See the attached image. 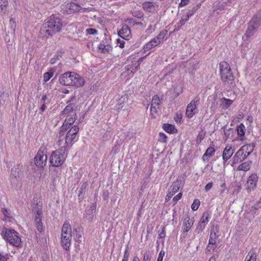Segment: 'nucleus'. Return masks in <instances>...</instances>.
Wrapping results in <instances>:
<instances>
[{"mask_svg": "<svg viewBox=\"0 0 261 261\" xmlns=\"http://www.w3.org/2000/svg\"><path fill=\"white\" fill-rule=\"evenodd\" d=\"M64 25V22L59 16L53 14L44 24L43 34L47 37L53 36L56 33L60 32Z\"/></svg>", "mask_w": 261, "mask_h": 261, "instance_id": "obj_1", "label": "nucleus"}, {"mask_svg": "<svg viewBox=\"0 0 261 261\" xmlns=\"http://www.w3.org/2000/svg\"><path fill=\"white\" fill-rule=\"evenodd\" d=\"M237 131L238 137H239V140L243 141L246 139L245 137L246 127L243 123H241L237 126Z\"/></svg>", "mask_w": 261, "mask_h": 261, "instance_id": "obj_18", "label": "nucleus"}, {"mask_svg": "<svg viewBox=\"0 0 261 261\" xmlns=\"http://www.w3.org/2000/svg\"><path fill=\"white\" fill-rule=\"evenodd\" d=\"M185 179L182 176H178L176 180L174 181L171 186L169 188V190L173 192L176 193L179 188L184 186Z\"/></svg>", "mask_w": 261, "mask_h": 261, "instance_id": "obj_15", "label": "nucleus"}, {"mask_svg": "<svg viewBox=\"0 0 261 261\" xmlns=\"http://www.w3.org/2000/svg\"><path fill=\"white\" fill-rule=\"evenodd\" d=\"M158 141L162 143H166L167 141V136L163 133L159 134Z\"/></svg>", "mask_w": 261, "mask_h": 261, "instance_id": "obj_37", "label": "nucleus"}, {"mask_svg": "<svg viewBox=\"0 0 261 261\" xmlns=\"http://www.w3.org/2000/svg\"><path fill=\"white\" fill-rule=\"evenodd\" d=\"M128 256H129V254H128L127 251L126 250L124 252L123 257L122 258V261H128Z\"/></svg>", "mask_w": 261, "mask_h": 261, "instance_id": "obj_57", "label": "nucleus"}, {"mask_svg": "<svg viewBox=\"0 0 261 261\" xmlns=\"http://www.w3.org/2000/svg\"><path fill=\"white\" fill-rule=\"evenodd\" d=\"M233 153V150L232 149L231 145H227L223 152V159L226 161L231 156Z\"/></svg>", "mask_w": 261, "mask_h": 261, "instance_id": "obj_21", "label": "nucleus"}, {"mask_svg": "<svg viewBox=\"0 0 261 261\" xmlns=\"http://www.w3.org/2000/svg\"><path fill=\"white\" fill-rule=\"evenodd\" d=\"M47 148L42 145L34 157V163H46L47 160Z\"/></svg>", "mask_w": 261, "mask_h": 261, "instance_id": "obj_12", "label": "nucleus"}, {"mask_svg": "<svg viewBox=\"0 0 261 261\" xmlns=\"http://www.w3.org/2000/svg\"><path fill=\"white\" fill-rule=\"evenodd\" d=\"M65 151L67 150L58 149L54 151L50 155L49 163H64L67 156Z\"/></svg>", "mask_w": 261, "mask_h": 261, "instance_id": "obj_10", "label": "nucleus"}, {"mask_svg": "<svg viewBox=\"0 0 261 261\" xmlns=\"http://www.w3.org/2000/svg\"><path fill=\"white\" fill-rule=\"evenodd\" d=\"M248 155L246 154L245 151L240 148L235 154V159L237 162H243Z\"/></svg>", "mask_w": 261, "mask_h": 261, "instance_id": "obj_25", "label": "nucleus"}, {"mask_svg": "<svg viewBox=\"0 0 261 261\" xmlns=\"http://www.w3.org/2000/svg\"><path fill=\"white\" fill-rule=\"evenodd\" d=\"M11 183L12 186L17 190L20 189L21 188V182L16 178H11Z\"/></svg>", "mask_w": 261, "mask_h": 261, "instance_id": "obj_31", "label": "nucleus"}, {"mask_svg": "<svg viewBox=\"0 0 261 261\" xmlns=\"http://www.w3.org/2000/svg\"><path fill=\"white\" fill-rule=\"evenodd\" d=\"M71 241V228L68 222H65L62 228L61 244L66 250H69Z\"/></svg>", "mask_w": 261, "mask_h": 261, "instance_id": "obj_8", "label": "nucleus"}, {"mask_svg": "<svg viewBox=\"0 0 261 261\" xmlns=\"http://www.w3.org/2000/svg\"><path fill=\"white\" fill-rule=\"evenodd\" d=\"M46 109V106H45V103H42V106L40 107V109L42 112H44Z\"/></svg>", "mask_w": 261, "mask_h": 261, "instance_id": "obj_61", "label": "nucleus"}, {"mask_svg": "<svg viewBox=\"0 0 261 261\" xmlns=\"http://www.w3.org/2000/svg\"><path fill=\"white\" fill-rule=\"evenodd\" d=\"M258 178V176L256 174H252L248 177L245 185V189L248 192L255 190L256 187Z\"/></svg>", "mask_w": 261, "mask_h": 261, "instance_id": "obj_13", "label": "nucleus"}, {"mask_svg": "<svg viewBox=\"0 0 261 261\" xmlns=\"http://www.w3.org/2000/svg\"><path fill=\"white\" fill-rule=\"evenodd\" d=\"M256 256L253 252H249L246 256L245 261H256Z\"/></svg>", "mask_w": 261, "mask_h": 261, "instance_id": "obj_35", "label": "nucleus"}, {"mask_svg": "<svg viewBox=\"0 0 261 261\" xmlns=\"http://www.w3.org/2000/svg\"><path fill=\"white\" fill-rule=\"evenodd\" d=\"M217 241L218 236H217L216 232L214 230H212L210 233L208 243L217 244Z\"/></svg>", "mask_w": 261, "mask_h": 261, "instance_id": "obj_34", "label": "nucleus"}, {"mask_svg": "<svg viewBox=\"0 0 261 261\" xmlns=\"http://www.w3.org/2000/svg\"><path fill=\"white\" fill-rule=\"evenodd\" d=\"M193 14H191L190 15L188 14L186 16H184L181 17L180 20L179 21V24L182 25H184L185 23V22L187 21L189 19L190 17Z\"/></svg>", "mask_w": 261, "mask_h": 261, "instance_id": "obj_46", "label": "nucleus"}, {"mask_svg": "<svg viewBox=\"0 0 261 261\" xmlns=\"http://www.w3.org/2000/svg\"><path fill=\"white\" fill-rule=\"evenodd\" d=\"M59 82L64 86L80 88L85 85V80L82 76L75 72L67 71L60 76Z\"/></svg>", "mask_w": 261, "mask_h": 261, "instance_id": "obj_2", "label": "nucleus"}, {"mask_svg": "<svg viewBox=\"0 0 261 261\" xmlns=\"http://www.w3.org/2000/svg\"><path fill=\"white\" fill-rule=\"evenodd\" d=\"M149 54V53L148 54V55ZM147 55H146V56H144L142 57H141V58H139L137 61V62H136V64L137 65L135 66V68H138L139 66H140V64H141V63L143 62V61L146 58V57H147Z\"/></svg>", "mask_w": 261, "mask_h": 261, "instance_id": "obj_48", "label": "nucleus"}, {"mask_svg": "<svg viewBox=\"0 0 261 261\" xmlns=\"http://www.w3.org/2000/svg\"><path fill=\"white\" fill-rule=\"evenodd\" d=\"M158 5L153 2H145L143 4V9L145 11L150 13H154Z\"/></svg>", "mask_w": 261, "mask_h": 261, "instance_id": "obj_19", "label": "nucleus"}, {"mask_svg": "<svg viewBox=\"0 0 261 261\" xmlns=\"http://www.w3.org/2000/svg\"><path fill=\"white\" fill-rule=\"evenodd\" d=\"M261 25V9L258 10L253 16L248 24L245 36L249 38L254 35Z\"/></svg>", "mask_w": 261, "mask_h": 261, "instance_id": "obj_4", "label": "nucleus"}, {"mask_svg": "<svg viewBox=\"0 0 261 261\" xmlns=\"http://www.w3.org/2000/svg\"><path fill=\"white\" fill-rule=\"evenodd\" d=\"M47 98V96L46 95H43L42 96L41 99V102L42 103H45V101Z\"/></svg>", "mask_w": 261, "mask_h": 261, "instance_id": "obj_62", "label": "nucleus"}, {"mask_svg": "<svg viewBox=\"0 0 261 261\" xmlns=\"http://www.w3.org/2000/svg\"><path fill=\"white\" fill-rule=\"evenodd\" d=\"M159 45V42L156 41L154 38L151 39L150 41L146 43L143 46L144 51H147L151 50L157 45Z\"/></svg>", "mask_w": 261, "mask_h": 261, "instance_id": "obj_23", "label": "nucleus"}, {"mask_svg": "<svg viewBox=\"0 0 261 261\" xmlns=\"http://www.w3.org/2000/svg\"><path fill=\"white\" fill-rule=\"evenodd\" d=\"M11 257L9 253L3 254L0 252V261H7Z\"/></svg>", "mask_w": 261, "mask_h": 261, "instance_id": "obj_45", "label": "nucleus"}, {"mask_svg": "<svg viewBox=\"0 0 261 261\" xmlns=\"http://www.w3.org/2000/svg\"><path fill=\"white\" fill-rule=\"evenodd\" d=\"M129 99V96L127 94L122 95L119 98L117 99L118 110L122 109L124 106L127 103Z\"/></svg>", "mask_w": 261, "mask_h": 261, "instance_id": "obj_20", "label": "nucleus"}, {"mask_svg": "<svg viewBox=\"0 0 261 261\" xmlns=\"http://www.w3.org/2000/svg\"><path fill=\"white\" fill-rule=\"evenodd\" d=\"M163 129L168 134H175L177 132V129L175 126L171 124L164 123L163 125Z\"/></svg>", "mask_w": 261, "mask_h": 261, "instance_id": "obj_24", "label": "nucleus"}, {"mask_svg": "<svg viewBox=\"0 0 261 261\" xmlns=\"http://www.w3.org/2000/svg\"><path fill=\"white\" fill-rule=\"evenodd\" d=\"M249 164H240L237 167L238 170H242L244 171H247L249 170Z\"/></svg>", "mask_w": 261, "mask_h": 261, "instance_id": "obj_42", "label": "nucleus"}, {"mask_svg": "<svg viewBox=\"0 0 261 261\" xmlns=\"http://www.w3.org/2000/svg\"><path fill=\"white\" fill-rule=\"evenodd\" d=\"M118 34L120 37L127 40L131 37V32L130 28L127 25H122L121 29L119 31Z\"/></svg>", "mask_w": 261, "mask_h": 261, "instance_id": "obj_16", "label": "nucleus"}, {"mask_svg": "<svg viewBox=\"0 0 261 261\" xmlns=\"http://www.w3.org/2000/svg\"><path fill=\"white\" fill-rule=\"evenodd\" d=\"M132 261H140L138 256H135Z\"/></svg>", "mask_w": 261, "mask_h": 261, "instance_id": "obj_64", "label": "nucleus"}, {"mask_svg": "<svg viewBox=\"0 0 261 261\" xmlns=\"http://www.w3.org/2000/svg\"><path fill=\"white\" fill-rule=\"evenodd\" d=\"M78 125L72 126L67 132L65 137V145L63 147L64 150H67L78 140V133L79 132Z\"/></svg>", "mask_w": 261, "mask_h": 261, "instance_id": "obj_7", "label": "nucleus"}, {"mask_svg": "<svg viewBox=\"0 0 261 261\" xmlns=\"http://www.w3.org/2000/svg\"><path fill=\"white\" fill-rule=\"evenodd\" d=\"M164 255H165V252L163 250H161L159 254L157 261H163Z\"/></svg>", "mask_w": 261, "mask_h": 261, "instance_id": "obj_51", "label": "nucleus"}, {"mask_svg": "<svg viewBox=\"0 0 261 261\" xmlns=\"http://www.w3.org/2000/svg\"><path fill=\"white\" fill-rule=\"evenodd\" d=\"M161 103V99L158 95H154L152 98L151 105L159 107Z\"/></svg>", "mask_w": 261, "mask_h": 261, "instance_id": "obj_33", "label": "nucleus"}, {"mask_svg": "<svg viewBox=\"0 0 261 261\" xmlns=\"http://www.w3.org/2000/svg\"><path fill=\"white\" fill-rule=\"evenodd\" d=\"M182 195V193H179L177 195H176L175 196H174L173 197V200L175 202H177L179 200H180L181 199Z\"/></svg>", "mask_w": 261, "mask_h": 261, "instance_id": "obj_53", "label": "nucleus"}, {"mask_svg": "<svg viewBox=\"0 0 261 261\" xmlns=\"http://www.w3.org/2000/svg\"><path fill=\"white\" fill-rule=\"evenodd\" d=\"M54 75V72L52 71H49L45 72L43 74V79L45 82L49 81Z\"/></svg>", "mask_w": 261, "mask_h": 261, "instance_id": "obj_41", "label": "nucleus"}, {"mask_svg": "<svg viewBox=\"0 0 261 261\" xmlns=\"http://www.w3.org/2000/svg\"><path fill=\"white\" fill-rule=\"evenodd\" d=\"M61 11L68 15L81 12H86L90 11L89 8H83L80 5L72 2H65L61 6Z\"/></svg>", "mask_w": 261, "mask_h": 261, "instance_id": "obj_6", "label": "nucleus"}, {"mask_svg": "<svg viewBox=\"0 0 261 261\" xmlns=\"http://www.w3.org/2000/svg\"><path fill=\"white\" fill-rule=\"evenodd\" d=\"M99 49L102 53H108L112 50V46L111 45L100 43L99 45Z\"/></svg>", "mask_w": 261, "mask_h": 261, "instance_id": "obj_29", "label": "nucleus"}, {"mask_svg": "<svg viewBox=\"0 0 261 261\" xmlns=\"http://www.w3.org/2000/svg\"><path fill=\"white\" fill-rule=\"evenodd\" d=\"M210 218H211V215L209 213L206 212L203 214L199 222L201 223H202V224H204L205 225H206V224L208 222Z\"/></svg>", "mask_w": 261, "mask_h": 261, "instance_id": "obj_30", "label": "nucleus"}, {"mask_svg": "<svg viewBox=\"0 0 261 261\" xmlns=\"http://www.w3.org/2000/svg\"><path fill=\"white\" fill-rule=\"evenodd\" d=\"M215 152V148L212 147H209L206 150L205 152L202 156V159L204 161L207 160L210 158L212 156Z\"/></svg>", "mask_w": 261, "mask_h": 261, "instance_id": "obj_26", "label": "nucleus"}, {"mask_svg": "<svg viewBox=\"0 0 261 261\" xmlns=\"http://www.w3.org/2000/svg\"><path fill=\"white\" fill-rule=\"evenodd\" d=\"M167 34V31L164 30L162 31H161L159 34L155 37L154 39L156 41L159 42V44H160L161 40H163L165 36Z\"/></svg>", "mask_w": 261, "mask_h": 261, "instance_id": "obj_32", "label": "nucleus"}, {"mask_svg": "<svg viewBox=\"0 0 261 261\" xmlns=\"http://www.w3.org/2000/svg\"><path fill=\"white\" fill-rule=\"evenodd\" d=\"M205 226L204 224L199 222L195 228V232L197 233H201L205 228Z\"/></svg>", "mask_w": 261, "mask_h": 261, "instance_id": "obj_39", "label": "nucleus"}, {"mask_svg": "<svg viewBox=\"0 0 261 261\" xmlns=\"http://www.w3.org/2000/svg\"><path fill=\"white\" fill-rule=\"evenodd\" d=\"M96 205L95 203L92 204L90 205L89 208L88 210L89 212H93L95 213L96 210Z\"/></svg>", "mask_w": 261, "mask_h": 261, "instance_id": "obj_55", "label": "nucleus"}, {"mask_svg": "<svg viewBox=\"0 0 261 261\" xmlns=\"http://www.w3.org/2000/svg\"><path fill=\"white\" fill-rule=\"evenodd\" d=\"M2 212L5 216L4 220L6 221H11L12 218L9 216V213L6 209H3Z\"/></svg>", "mask_w": 261, "mask_h": 261, "instance_id": "obj_44", "label": "nucleus"}, {"mask_svg": "<svg viewBox=\"0 0 261 261\" xmlns=\"http://www.w3.org/2000/svg\"><path fill=\"white\" fill-rule=\"evenodd\" d=\"M3 238L10 244L17 247H21V240L18 233L14 229H5L2 232Z\"/></svg>", "mask_w": 261, "mask_h": 261, "instance_id": "obj_5", "label": "nucleus"}, {"mask_svg": "<svg viewBox=\"0 0 261 261\" xmlns=\"http://www.w3.org/2000/svg\"><path fill=\"white\" fill-rule=\"evenodd\" d=\"M216 257L214 255H213L210 258L208 261H216Z\"/></svg>", "mask_w": 261, "mask_h": 261, "instance_id": "obj_63", "label": "nucleus"}, {"mask_svg": "<svg viewBox=\"0 0 261 261\" xmlns=\"http://www.w3.org/2000/svg\"><path fill=\"white\" fill-rule=\"evenodd\" d=\"M159 109V107L151 106H150V115L152 117L155 118L158 115V109Z\"/></svg>", "mask_w": 261, "mask_h": 261, "instance_id": "obj_36", "label": "nucleus"}, {"mask_svg": "<svg viewBox=\"0 0 261 261\" xmlns=\"http://www.w3.org/2000/svg\"><path fill=\"white\" fill-rule=\"evenodd\" d=\"M94 216V213L89 212L88 210H86L85 214V218L89 221H92Z\"/></svg>", "mask_w": 261, "mask_h": 261, "instance_id": "obj_43", "label": "nucleus"}, {"mask_svg": "<svg viewBox=\"0 0 261 261\" xmlns=\"http://www.w3.org/2000/svg\"><path fill=\"white\" fill-rule=\"evenodd\" d=\"M200 98L198 96L194 97L188 105L185 115L188 118H191L197 113V108L199 103Z\"/></svg>", "mask_w": 261, "mask_h": 261, "instance_id": "obj_9", "label": "nucleus"}, {"mask_svg": "<svg viewBox=\"0 0 261 261\" xmlns=\"http://www.w3.org/2000/svg\"><path fill=\"white\" fill-rule=\"evenodd\" d=\"M66 119L63 122L59 132L60 136H63L67 130L71 127L77 119L76 114H72V115L65 116Z\"/></svg>", "mask_w": 261, "mask_h": 261, "instance_id": "obj_11", "label": "nucleus"}, {"mask_svg": "<svg viewBox=\"0 0 261 261\" xmlns=\"http://www.w3.org/2000/svg\"><path fill=\"white\" fill-rule=\"evenodd\" d=\"M176 193L173 192L172 191L169 189V192L167 194L166 200H169Z\"/></svg>", "mask_w": 261, "mask_h": 261, "instance_id": "obj_52", "label": "nucleus"}, {"mask_svg": "<svg viewBox=\"0 0 261 261\" xmlns=\"http://www.w3.org/2000/svg\"><path fill=\"white\" fill-rule=\"evenodd\" d=\"M233 103V100L226 98L225 97H223L221 99V106L222 107V108L224 109H228Z\"/></svg>", "mask_w": 261, "mask_h": 261, "instance_id": "obj_27", "label": "nucleus"}, {"mask_svg": "<svg viewBox=\"0 0 261 261\" xmlns=\"http://www.w3.org/2000/svg\"><path fill=\"white\" fill-rule=\"evenodd\" d=\"M165 236H166L165 229V228L164 227L162 229L161 232L159 233V237L160 238H164L165 237Z\"/></svg>", "mask_w": 261, "mask_h": 261, "instance_id": "obj_59", "label": "nucleus"}, {"mask_svg": "<svg viewBox=\"0 0 261 261\" xmlns=\"http://www.w3.org/2000/svg\"><path fill=\"white\" fill-rule=\"evenodd\" d=\"M254 148V145L253 144H249L243 145L241 148L245 151L246 154L249 155L252 152Z\"/></svg>", "mask_w": 261, "mask_h": 261, "instance_id": "obj_28", "label": "nucleus"}, {"mask_svg": "<svg viewBox=\"0 0 261 261\" xmlns=\"http://www.w3.org/2000/svg\"><path fill=\"white\" fill-rule=\"evenodd\" d=\"M8 4V0H0V6H7Z\"/></svg>", "mask_w": 261, "mask_h": 261, "instance_id": "obj_60", "label": "nucleus"}, {"mask_svg": "<svg viewBox=\"0 0 261 261\" xmlns=\"http://www.w3.org/2000/svg\"><path fill=\"white\" fill-rule=\"evenodd\" d=\"M97 32L96 29L93 28H89L86 30V33L87 35H96Z\"/></svg>", "mask_w": 261, "mask_h": 261, "instance_id": "obj_47", "label": "nucleus"}, {"mask_svg": "<svg viewBox=\"0 0 261 261\" xmlns=\"http://www.w3.org/2000/svg\"><path fill=\"white\" fill-rule=\"evenodd\" d=\"M213 184L212 182H208L205 186V191L206 192L209 191L213 187Z\"/></svg>", "mask_w": 261, "mask_h": 261, "instance_id": "obj_54", "label": "nucleus"}, {"mask_svg": "<svg viewBox=\"0 0 261 261\" xmlns=\"http://www.w3.org/2000/svg\"><path fill=\"white\" fill-rule=\"evenodd\" d=\"M217 247V244L208 243L206 247V252H212Z\"/></svg>", "mask_w": 261, "mask_h": 261, "instance_id": "obj_40", "label": "nucleus"}, {"mask_svg": "<svg viewBox=\"0 0 261 261\" xmlns=\"http://www.w3.org/2000/svg\"><path fill=\"white\" fill-rule=\"evenodd\" d=\"M41 212L40 211H38L37 216L36 217L35 219V223L37 230L39 232H42L43 231L44 227L43 226L41 220Z\"/></svg>", "mask_w": 261, "mask_h": 261, "instance_id": "obj_22", "label": "nucleus"}, {"mask_svg": "<svg viewBox=\"0 0 261 261\" xmlns=\"http://www.w3.org/2000/svg\"><path fill=\"white\" fill-rule=\"evenodd\" d=\"M76 107L74 103H69L62 111L61 114L65 116L76 114Z\"/></svg>", "mask_w": 261, "mask_h": 261, "instance_id": "obj_17", "label": "nucleus"}, {"mask_svg": "<svg viewBox=\"0 0 261 261\" xmlns=\"http://www.w3.org/2000/svg\"><path fill=\"white\" fill-rule=\"evenodd\" d=\"M200 204V202L199 199H194L191 205V208L193 211H195L198 210Z\"/></svg>", "mask_w": 261, "mask_h": 261, "instance_id": "obj_38", "label": "nucleus"}, {"mask_svg": "<svg viewBox=\"0 0 261 261\" xmlns=\"http://www.w3.org/2000/svg\"><path fill=\"white\" fill-rule=\"evenodd\" d=\"M18 168L17 167H13L11 170V176L12 178H16L17 174L18 173Z\"/></svg>", "mask_w": 261, "mask_h": 261, "instance_id": "obj_49", "label": "nucleus"}, {"mask_svg": "<svg viewBox=\"0 0 261 261\" xmlns=\"http://www.w3.org/2000/svg\"><path fill=\"white\" fill-rule=\"evenodd\" d=\"M219 70L221 79L225 85L230 87L235 85L232 72L229 64L225 61H222L219 63Z\"/></svg>", "mask_w": 261, "mask_h": 261, "instance_id": "obj_3", "label": "nucleus"}, {"mask_svg": "<svg viewBox=\"0 0 261 261\" xmlns=\"http://www.w3.org/2000/svg\"><path fill=\"white\" fill-rule=\"evenodd\" d=\"M194 222V218L193 217L188 216L185 218L183 221L182 225V230L184 232H188L192 228Z\"/></svg>", "mask_w": 261, "mask_h": 261, "instance_id": "obj_14", "label": "nucleus"}, {"mask_svg": "<svg viewBox=\"0 0 261 261\" xmlns=\"http://www.w3.org/2000/svg\"><path fill=\"white\" fill-rule=\"evenodd\" d=\"M150 257L148 253H145L144 254L143 261H150Z\"/></svg>", "mask_w": 261, "mask_h": 261, "instance_id": "obj_58", "label": "nucleus"}, {"mask_svg": "<svg viewBox=\"0 0 261 261\" xmlns=\"http://www.w3.org/2000/svg\"><path fill=\"white\" fill-rule=\"evenodd\" d=\"M189 1L190 0H181V2L179 4V7H182L186 6L187 5H188Z\"/></svg>", "mask_w": 261, "mask_h": 261, "instance_id": "obj_56", "label": "nucleus"}, {"mask_svg": "<svg viewBox=\"0 0 261 261\" xmlns=\"http://www.w3.org/2000/svg\"><path fill=\"white\" fill-rule=\"evenodd\" d=\"M182 116L181 114H176L175 116L174 117V120L177 123H180L182 119Z\"/></svg>", "mask_w": 261, "mask_h": 261, "instance_id": "obj_50", "label": "nucleus"}]
</instances>
